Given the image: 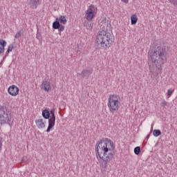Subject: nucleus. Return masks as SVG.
Segmentation results:
<instances>
[{"instance_id":"f257e3e1","label":"nucleus","mask_w":177,"mask_h":177,"mask_svg":"<svg viewBox=\"0 0 177 177\" xmlns=\"http://www.w3.org/2000/svg\"><path fill=\"white\" fill-rule=\"evenodd\" d=\"M115 149L114 142L109 138H103L98 141L95 145V153L97 157L104 161V168H107V163L113 160V151Z\"/></svg>"},{"instance_id":"f03ea898","label":"nucleus","mask_w":177,"mask_h":177,"mask_svg":"<svg viewBox=\"0 0 177 177\" xmlns=\"http://www.w3.org/2000/svg\"><path fill=\"white\" fill-rule=\"evenodd\" d=\"M109 26L105 27L101 25L100 30L95 37V44L98 49L107 50L114 43V38L111 36V33L109 32Z\"/></svg>"},{"instance_id":"7ed1b4c3","label":"nucleus","mask_w":177,"mask_h":177,"mask_svg":"<svg viewBox=\"0 0 177 177\" xmlns=\"http://www.w3.org/2000/svg\"><path fill=\"white\" fill-rule=\"evenodd\" d=\"M150 57L152 63L159 70L157 75L161 74L162 66L167 62V48L163 46H158L153 51L150 53Z\"/></svg>"},{"instance_id":"20e7f679","label":"nucleus","mask_w":177,"mask_h":177,"mask_svg":"<svg viewBox=\"0 0 177 177\" xmlns=\"http://www.w3.org/2000/svg\"><path fill=\"white\" fill-rule=\"evenodd\" d=\"M5 124L12 127V124H13L12 111L6 106L0 105V124L5 125Z\"/></svg>"},{"instance_id":"39448f33","label":"nucleus","mask_w":177,"mask_h":177,"mask_svg":"<svg viewBox=\"0 0 177 177\" xmlns=\"http://www.w3.org/2000/svg\"><path fill=\"white\" fill-rule=\"evenodd\" d=\"M120 96L115 94L110 95L108 100V107L112 114H114L115 111H118L120 109Z\"/></svg>"},{"instance_id":"423d86ee","label":"nucleus","mask_w":177,"mask_h":177,"mask_svg":"<svg viewBox=\"0 0 177 177\" xmlns=\"http://www.w3.org/2000/svg\"><path fill=\"white\" fill-rule=\"evenodd\" d=\"M67 23V18L64 15H60L59 18H56L55 21L53 22V30H58L59 32H63L64 30V26Z\"/></svg>"},{"instance_id":"0eeeda50","label":"nucleus","mask_w":177,"mask_h":177,"mask_svg":"<svg viewBox=\"0 0 177 177\" xmlns=\"http://www.w3.org/2000/svg\"><path fill=\"white\" fill-rule=\"evenodd\" d=\"M19 91L20 89L15 85L10 86L8 88V92L9 95H10L11 96H17V95H19Z\"/></svg>"},{"instance_id":"6e6552de","label":"nucleus","mask_w":177,"mask_h":177,"mask_svg":"<svg viewBox=\"0 0 177 177\" xmlns=\"http://www.w3.org/2000/svg\"><path fill=\"white\" fill-rule=\"evenodd\" d=\"M85 16L87 21H92L95 19V11L92 8H88L86 11Z\"/></svg>"},{"instance_id":"1a4fd4ad","label":"nucleus","mask_w":177,"mask_h":177,"mask_svg":"<svg viewBox=\"0 0 177 177\" xmlns=\"http://www.w3.org/2000/svg\"><path fill=\"white\" fill-rule=\"evenodd\" d=\"M28 5L30 9H37L41 5V0H28Z\"/></svg>"},{"instance_id":"9d476101","label":"nucleus","mask_w":177,"mask_h":177,"mask_svg":"<svg viewBox=\"0 0 177 177\" xmlns=\"http://www.w3.org/2000/svg\"><path fill=\"white\" fill-rule=\"evenodd\" d=\"M93 71L92 69H83L80 73H77L79 75L82 77V78H85L88 80L91 74H92Z\"/></svg>"},{"instance_id":"9b49d317","label":"nucleus","mask_w":177,"mask_h":177,"mask_svg":"<svg viewBox=\"0 0 177 177\" xmlns=\"http://www.w3.org/2000/svg\"><path fill=\"white\" fill-rule=\"evenodd\" d=\"M48 120V126L46 132L49 133L50 132V129H52V128L55 127V124L56 122V118L50 117L49 119Z\"/></svg>"},{"instance_id":"f8f14e48","label":"nucleus","mask_w":177,"mask_h":177,"mask_svg":"<svg viewBox=\"0 0 177 177\" xmlns=\"http://www.w3.org/2000/svg\"><path fill=\"white\" fill-rule=\"evenodd\" d=\"M41 89H44L45 92H49L50 89H52V86H50V82L46 80L43 81L41 84Z\"/></svg>"},{"instance_id":"ddd939ff","label":"nucleus","mask_w":177,"mask_h":177,"mask_svg":"<svg viewBox=\"0 0 177 177\" xmlns=\"http://www.w3.org/2000/svg\"><path fill=\"white\" fill-rule=\"evenodd\" d=\"M36 125L39 129H42L45 128V122H44V119L39 118L35 120Z\"/></svg>"},{"instance_id":"4468645a","label":"nucleus","mask_w":177,"mask_h":177,"mask_svg":"<svg viewBox=\"0 0 177 177\" xmlns=\"http://www.w3.org/2000/svg\"><path fill=\"white\" fill-rule=\"evenodd\" d=\"M41 115L44 120H48L50 117V113L47 109H46L42 111Z\"/></svg>"},{"instance_id":"2eb2a0df","label":"nucleus","mask_w":177,"mask_h":177,"mask_svg":"<svg viewBox=\"0 0 177 177\" xmlns=\"http://www.w3.org/2000/svg\"><path fill=\"white\" fill-rule=\"evenodd\" d=\"M131 23L132 26H135L138 23V16L136 15H133L131 17Z\"/></svg>"},{"instance_id":"dca6fc26","label":"nucleus","mask_w":177,"mask_h":177,"mask_svg":"<svg viewBox=\"0 0 177 177\" xmlns=\"http://www.w3.org/2000/svg\"><path fill=\"white\" fill-rule=\"evenodd\" d=\"M153 135L155 138H157L161 135V130L160 129H155L153 131Z\"/></svg>"},{"instance_id":"f3484780","label":"nucleus","mask_w":177,"mask_h":177,"mask_svg":"<svg viewBox=\"0 0 177 177\" xmlns=\"http://www.w3.org/2000/svg\"><path fill=\"white\" fill-rule=\"evenodd\" d=\"M134 154L139 156L140 154V147H136L134 148Z\"/></svg>"},{"instance_id":"a211bd4d","label":"nucleus","mask_w":177,"mask_h":177,"mask_svg":"<svg viewBox=\"0 0 177 177\" xmlns=\"http://www.w3.org/2000/svg\"><path fill=\"white\" fill-rule=\"evenodd\" d=\"M0 47L1 48H5L6 46V41L3 39H0Z\"/></svg>"},{"instance_id":"6ab92c4d","label":"nucleus","mask_w":177,"mask_h":177,"mask_svg":"<svg viewBox=\"0 0 177 177\" xmlns=\"http://www.w3.org/2000/svg\"><path fill=\"white\" fill-rule=\"evenodd\" d=\"M177 9V0H168Z\"/></svg>"},{"instance_id":"aec40b11","label":"nucleus","mask_w":177,"mask_h":177,"mask_svg":"<svg viewBox=\"0 0 177 177\" xmlns=\"http://www.w3.org/2000/svg\"><path fill=\"white\" fill-rule=\"evenodd\" d=\"M49 113H50V117L56 118V115H55V109H53L50 111H49Z\"/></svg>"},{"instance_id":"412c9836","label":"nucleus","mask_w":177,"mask_h":177,"mask_svg":"<svg viewBox=\"0 0 177 177\" xmlns=\"http://www.w3.org/2000/svg\"><path fill=\"white\" fill-rule=\"evenodd\" d=\"M20 37H21V30H19V32H17V33H16L15 38H16V39H19Z\"/></svg>"},{"instance_id":"4be33fe9","label":"nucleus","mask_w":177,"mask_h":177,"mask_svg":"<svg viewBox=\"0 0 177 177\" xmlns=\"http://www.w3.org/2000/svg\"><path fill=\"white\" fill-rule=\"evenodd\" d=\"M14 46H15V44H10V45L8 46L7 50H8V52H12V50H13V48H15Z\"/></svg>"},{"instance_id":"5701e85b","label":"nucleus","mask_w":177,"mask_h":177,"mask_svg":"<svg viewBox=\"0 0 177 177\" xmlns=\"http://www.w3.org/2000/svg\"><path fill=\"white\" fill-rule=\"evenodd\" d=\"M172 93H174V90L169 89L167 91V96H169V97L172 96Z\"/></svg>"},{"instance_id":"b1692460","label":"nucleus","mask_w":177,"mask_h":177,"mask_svg":"<svg viewBox=\"0 0 177 177\" xmlns=\"http://www.w3.org/2000/svg\"><path fill=\"white\" fill-rule=\"evenodd\" d=\"M167 104H168V102H167V101H163V102L161 103L162 107H165V106H167Z\"/></svg>"},{"instance_id":"393cba45","label":"nucleus","mask_w":177,"mask_h":177,"mask_svg":"<svg viewBox=\"0 0 177 177\" xmlns=\"http://www.w3.org/2000/svg\"><path fill=\"white\" fill-rule=\"evenodd\" d=\"M3 52H5V48L0 46V55H2V53H3Z\"/></svg>"},{"instance_id":"a878e982","label":"nucleus","mask_w":177,"mask_h":177,"mask_svg":"<svg viewBox=\"0 0 177 177\" xmlns=\"http://www.w3.org/2000/svg\"><path fill=\"white\" fill-rule=\"evenodd\" d=\"M10 52H8V50H7V51L6 52V55L3 57V59H5L6 57V56H8V55H9Z\"/></svg>"},{"instance_id":"bb28decb","label":"nucleus","mask_w":177,"mask_h":177,"mask_svg":"<svg viewBox=\"0 0 177 177\" xmlns=\"http://www.w3.org/2000/svg\"><path fill=\"white\" fill-rule=\"evenodd\" d=\"M122 2H124V3H128L129 2V0H121Z\"/></svg>"},{"instance_id":"cd10ccee","label":"nucleus","mask_w":177,"mask_h":177,"mask_svg":"<svg viewBox=\"0 0 177 177\" xmlns=\"http://www.w3.org/2000/svg\"><path fill=\"white\" fill-rule=\"evenodd\" d=\"M2 150V141L0 140V151Z\"/></svg>"},{"instance_id":"c85d7f7f","label":"nucleus","mask_w":177,"mask_h":177,"mask_svg":"<svg viewBox=\"0 0 177 177\" xmlns=\"http://www.w3.org/2000/svg\"><path fill=\"white\" fill-rule=\"evenodd\" d=\"M21 161H24V159H22V160H21Z\"/></svg>"}]
</instances>
